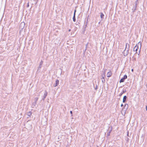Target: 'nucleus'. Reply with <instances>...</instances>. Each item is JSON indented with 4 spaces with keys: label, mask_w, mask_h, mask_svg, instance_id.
Instances as JSON below:
<instances>
[{
    "label": "nucleus",
    "mask_w": 147,
    "mask_h": 147,
    "mask_svg": "<svg viewBox=\"0 0 147 147\" xmlns=\"http://www.w3.org/2000/svg\"><path fill=\"white\" fill-rule=\"evenodd\" d=\"M129 44L127 43H126V44L125 49L124 51V54L125 56H126L128 55L129 53Z\"/></svg>",
    "instance_id": "1"
},
{
    "label": "nucleus",
    "mask_w": 147,
    "mask_h": 147,
    "mask_svg": "<svg viewBox=\"0 0 147 147\" xmlns=\"http://www.w3.org/2000/svg\"><path fill=\"white\" fill-rule=\"evenodd\" d=\"M139 46L140 47V49L139 52V53H140V49L142 47V43L140 42H139L138 44H136V46L134 47L133 50L134 51L137 52ZM136 53H137V52H136Z\"/></svg>",
    "instance_id": "2"
},
{
    "label": "nucleus",
    "mask_w": 147,
    "mask_h": 147,
    "mask_svg": "<svg viewBox=\"0 0 147 147\" xmlns=\"http://www.w3.org/2000/svg\"><path fill=\"white\" fill-rule=\"evenodd\" d=\"M105 76L104 74H102L101 75V79L102 80V83H104L105 82Z\"/></svg>",
    "instance_id": "3"
},
{
    "label": "nucleus",
    "mask_w": 147,
    "mask_h": 147,
    "mask_svg": "<svg viewBox=\"0 0 147 147\" xmlns=\"http://www.w3.org/2000/svg\"><path fill=\"white\" fill-rule=\"evenodd\" d=\"M25 26V23L24 22H22L20 24V28H21V29H22L24 28Z\"/></svg>",
    "instance_id": "4"
},
{
    "label": "nucleus",
    "mask_w": 147,
    "mask_h": 147,
    "mask_svg": "<svg viewBox=\"0 0 147 147\" xmlns=\"http://www.w3.org/2000/svg\"><path fill=\"white\" fill-rule=\"evenodd\" d=\"M47 92L46 91H45V92L44 93V94L43 96V98H42V100H44L45 98H46V96H47Z\"/></svg>",
    "instance_id": "5"
},
{
    "label": "nucleus",
    "mask_w": 147,
    "mask_h": 147,
    "mask_svg": "<svg viewBox=\"0 0 147 147\" xmlns=\"http://www.w3.org/2000/svg\"><path fill=\"white\" fill-rule=\"evenodd\" d=\"M59 84V81L58 80H56L55 81V84L54 85V86L55 87L57 86Z\"/></svg>",
    "instance_id": "6"
},
{
    "label": "nucleus",
    "mask_w": 147,
    "mask_h": 147,
    "mask_svg": "<svg viewBox=\"0 0 147 147\" xmlns=\"http://www.w3.org/2000/svg\"><path fill=\"white\" fill-rule=\"evenodd\" d=\"M112 74V73L111 71L108 72L107 74V77H109L111 76Z\"/></svg>",
    "instance_id": "7"
},
{
    "label": "nucleus",
    "mask_w": 147,
    "mask_h": 147,
    "mask_svg": "<svg viewBox=\"0 0 147 147\" xmlns=\"http://www.w3.org/2000/svg\"><path fill=\"white\" fill-rule=\"evenodd\" d=\"M126 92V90H123L119 94V96H121L122 95V94H123L124 93H125Z\"/></svg>",
    "instance_id": "8"
},
{
    "label": "nucleus",
    "mask_w": 147,
    "mask_h": 147,
    "mask_svg": "<svg viewBox=\"0 0 147 147\" xmlns=\"http://www.w3.org/2000/svg\"><path fill=\"white\" fill-rule=\"evenodd\" d=\"M127 96H124L123 100V103H124L125 102L126 99H127Z\"/></svg>",
    "instance_id": "9"
},
{
    "label": "nucleus",
    "mask_w": 147,
    "mask_h": 147,
    "mask_svg": "<svg viewBox=\"0 0 147 147\" xmlns=\"http://www.w3.org/2000/svg\"><path fill=\"white\" fill-rule=\"evenodd\" d=\"M38 97H36V98H34L35 102H34L33 103V104H34V105H36V104L37 101L38 100Z\"/></svg>",
    "instance_id": "10"
},
{
    "label": "nucleus",
    "mask_w": 147,
    "mask_h": 147,
    "mask_svg": "<svg viewBox=\"0 0 147 147\" xmlns=\"http://www.w3.org/2000/svg\"><path fill=\"white\" fill-rule=\"evenodd\" d=\"M43 62L42 61H41L40 62V64L38 67V69L40 68L41 67V66L43 63Z\"/></svg>",
    "instance_id": "11"
},
{
    "label": "nucleus",
    "mask_w": 147,
    "mask_h": 147,
    "mask_svg": "<svg viewBox=\"0 0 147 147\" xmlns=\"http://www.w3.org/2000/svg\"><path fill=\"white\" fill-rule=\"evenodd\" d=\"M32 113L30 112V111L27 113V115L29 116L30 117L32 115Z\"/></svg>",
    "instance_id": "12"
},
{
    "label": "nucleus",
    "mask_w": 147,
    "mask_h": 147,
    "mask_svg": "<svg viewBox=\"0 0 147 147\" xmlns=\"http://www.w3.org/2000/svg\"><path fill=\"white\" fill-rule=\"evenodd\" d=\"M104 15L102 13H100V16L101 19H103L104 18Z\"/></svg>",
    "instance_id": "13"
},
{
    "label": "nucleus",
    "mask_w": 147,
    "mask_h": 147,
    "mask_svg": "<svg viewBox=\"0 0 147 147\" xmlns=\"http://www.w3.org/2000/svg\"><path fill=\"white\" fill-rule=\"evenodd\" d=\"M136 6H134V7H133V8L132 9L133 12H134L136 10Z\"/></svg>",
    "instance_id": "14"
},
{
    "label": "nucleus",
    "mask_w": 147,
    "mask_h": 147,
    "mask_svg": "<svg viewBox=\"0 0 147 147\" xmlns=\"http://www.w3.org/2000/svg\"><path fill=\"white\" fill-rule=\"evenodd\" d=\"M124 80H125L123 78H122L120 80L119 82L120 83L121 82H124Z\"/></svg>",
    "instance_id": "15"
},
{
    "label": "nucleus",
    "mask_w": 147,
    "mask_h": 147,
    "mask_svg": "<svg viewBox=\"0 0 147 147\" xmlns=\"http://www.w3.org/2000/svg\"><path fill=\"white\" fill-rule=\"evenodd\" d=\"M127 76L126 75H125L123 77V78L124 80L126 79H127Z\"/></svg>",
    "instance_id": "16"
},
{
    "label": "nucleus",
    "mask_w": 147,
    "mask_h": 147,
    "mask_svg": "<svg viewBox=\"0 0 147 147\" xmlns=\"http://www.w3.org/2000/svg\"><path fill=\"white\" fill-rule=\"evenodd\" d=\"M73 21L74 22L76 21V18L75 15H74V16L73 17Z\"/></svg>",
    "instance_id": "17"
},
{
    "label": "nucleus",
    "mask_w": 147,
    "mask_h": 147,
    "mask_svg": "<svg viewBox=\"0 0 147 147\" xmlns=\"http://www.w3.org/2000/svg\"><path fill=\"white\" fill-rule=\"evenodd\" d=\"M125 107H126V109H127L128 107V105L127 104H125Z\"/></svg>",
    "instance_id": "18"
},
{
    "label": "nucleus",
    "mask_w": 147,
    "mask_h": 147,
    "mask_svg": "<svg viewBox=\"0 0 147 147\" xmlns=\"http://www.w3.org/2000/svg\"><path fill=\"white\" fill-rule=\"evenodd\" d=\"M111 132V131H110L109 133H107V135L108 136H109L110 135V134Z\"/></svg>",
    "instance_id": "19"
},
{
    "label": "nucleus",
    "mask_w": 147,
    "mask_h": 147,
    "mask_svg": "<svg viewBox=\"0 0 147 147\" xmlns=\"http://www.w3.org/2000/svg\"><path fill=\"white\" fill-rule=\"evenodd\" d=\"M70 113L71 114V116H72V111H70Z\"/></svg>",
    "instance_id": "20"
},
{
    "label": "nucleus",
    "mask_w": 147,
    "mask_h": 147,
    "mask_svg": "<svg viewBox=\"0 0 147 147\" xmlns=\"http://www.w3.org/2000/svg\"><path fill=\"white\" fill-rule=\"evenodd\" d=\"M76 10H75L74 11V15H75V13H76Z\"/></svg>",
    "instance_id": "21"
},
{
    "label": "nucleus",
    "mask_w": 147,
    "mask_h": 147,
    "mask_svg": "<svg viewBox=\"0 0 147 147\" xmlns=\"http://www.w3.org/2000/svg\"><path fill=\"white\" fill-rule=\"evenodd\" d=\"M29 3H28L27 5V7H29Z\"/></svg>",
    "instance_id": "22"
},
{
    "label": "nucleus",
    "mask_w": 147,
    "mask_h": 147,
    "mask_svg": "<svg viewBox=\"0 0 147 147\" xmlns=\"http://www.w3.org/2000/svg\"><path fill=\"white\" fill-rule=\"evenodd\" d=\"M121 107H122L123 106V104H121Z\"/></svg>",
    "instance_id": "23"
},
{
    "label": "nucleus",
    "mask_w": 147,
    "mask_h": 147,
    "mask_svg": "<svg viewBox=\"0 0 147 147\" xmlns=\"http://www.w3.org/2000/svg\"><path fill=\"white\" fill-rule=\"evenodd\" d=\"M146 110L147 111V106H146Z\"/></svg>",
    "instance_id": "24"
},
{
    "label": "nucleus",
    "mask_w": 147,
    "mask_h": 147,
    "mask_svg": "<svg viewBox=\"0 0 147 147\" xmlns=\"http://www.w3.org/2000/svg\"><path fill=\"white\" fill-rule=\"evenodd\" d=\"M131 71H132L133 72V71H134V69H131Z\"/></svg>",
    "instance_id": "25"
},
{
    "label": "nucleus",
    "mask_w": 147,
    "mask_h": 147,
    "mask_svg": "<svg viewBox=\"0 0 147 147\" xmlns=\"http://www.w3.org/2000/svg\"><path fill=\"white\" fill-rule=\"evenodd\" d=\"M128 135H129V134H128H128H127V136H128Z\"/></svg>",
    "instance_id": "26"
},
{
    "label": "nucleus",
    "mask_w": 147,
    "mask_h": 147,
    "mask_svg": "<svg viewBox=\"0 0 147 147\" xmlns=\"http://www.w3.org/2000/svg\"><path fill=\"white\" fill-rule=\"evenodd\" d=\"M70 30H70V29H69V31H70Z\"/></svg>",
    "instance_id": "27"
},
{
    "label": "nucleus",
    "mask_w": 147,
    "mask_h": 147,
    "mask_svg": "<svg viewBox=\"0 0 147 147\" xmlns=\"http://www.w3.org/2000/svg\"><path fill=\"white\" fill-rule=\"evenodd\" d=\"M97 89V87H96V88H95V89Z\"/></svg>",
    "instance_id": "28"
}]
</instances>
